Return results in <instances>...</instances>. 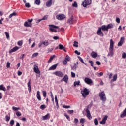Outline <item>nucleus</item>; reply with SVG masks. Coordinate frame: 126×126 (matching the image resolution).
<instances>
[{
    "instance_id": "f257e3e1",
    "label": "nucleus",
    "mask_w": 126,
    "mask_h": 126,
    "mask_svg": "<svg viewBox=\"0 0 126 126\" xmlns=\"http://www.w3.org/2000/svg\"><path fill=\"white\" fill-rule=\"evenodd\" d=\"M109 50V51L108 52V56L113 57V56H114V41H113V39H110Z\"/></svg>"
},
{
    "instance_id": "f03ea898",
    "label": "nucleus",
    "mask_w": 126,
    "mask_h": 126,
    "mask_svg": "<svg viewBox=\"0 0 126 126\" xmlns=\"http://www.w3.org/2000/svg\"><path fill=\"white\" fill-rule=\"evenodd\" d=\"M89 92H90L89 90L86 88H84L83 90L81 91V93L84 99L87 97V95L89 94Z\"/></svg>"
},
{
    "instance_id": "7ed1b4c3",
    "label": "nucleus",
    "mask_w": 126,
    "mask_h": 126,
    "mask_svg": "<svg viewBox=\"0 0 126 126\" xmlns=\"http://www.w3.org/2000/svg\"><path fill=\"white\" fill-rule=\"evenodd\" d=\"M99 96L100 98V100L103 102H106L107 100V97H106V94H105V92L102 91L99 93Z\"/></svg>"
},
{
    "instance_id": "20e7f679",
    "label": "nucleus",
    "mask_w": 126,
    "mask_h": 126,
    "mask_svg": "<svg viewBox=\"0 0 126 126\" xmlns=\"http://www.w3.org/2000/svg\"><path fill=\"white\" fill-rule=\"evenodd\" d=\"M32 22H33V19H29L27 20V21H26L24 23V26H25V27H32Z\"/></svg>"
},
{
    "instance_id": "39448f33",
    "label": "nucleus",
    "mask_w": 126,
    "mask_h": 126,
    "mask_svg": "<svg viewBox=\"0 0 126 126\" xmlns=\"http://www.w3.org/2000/svg\"><path fill=\"white\" fill-rule=\"evenodd\" d=\"M50 28V30L51 31H52V32H57V30H55V29H60V28L59 27V26H57L54 25H49Z\"/></svg>"
},
{
    "instance_id": "423d86ee",
    "label": "nucleus",
    "mask_w": 126,
    "mask_h": 126,
    "mask_svg": "<svg viewBox=\"0 0 126 126\" xmlns=\"http://www.w3.org/2000/svg\"><path fill=\"white\" fill-rule=\"evenodd\" d=\"M53 74H55L56 76H58V77H63V73L60 71H57L56 72H53Z\"/></svg>"
},
{
    "instance_id": "0eeeda50",
    "label": "nucleus",
    "mask_w": 126,
    "mask_h": 126,
    "mask_svg": "<svg viewBox=\"0 0 126 126\" xmlns=\"http://www.w3.org/2000/svg\"><path fill=\"white\" fill-rule=\"evenodd\" d=\"M82 4L84 7H86L87 5L91 4V0H85V1L83 2Z\"/></svg>"
},
{
    "instance_id": "6e6552de",
    "label": "nucleus",
    "mask_w": 126,
    "mask_h": 126,
    "mask_svg": "<svg viewBox=\"0 0 126 126\" xmlns=\"http://www.w3.org/2000/svg\"><path fill=\"white\" fill-rule=\"evenodd\" d=\"M84 81L85 83H86L87 84H88L89 85H90V84H92V83H93V81H92V80L87 77L85 78Z\"/></svg>"
},
{
    "instance_id": "1a4fd4ad",
    "label": "nucleus",
    "mask_w": 126,
    "mask_h": 126,
    "mask_svg": "<svg viewBox=\"0 0 126 126\" xmlns=\"http://www.w3.org/2000/svg\"><path fill=\"white\" fill-rule=\"evenodd\" d=\"M55 2L53 0H48L46 2V5L47 7H51Z\"/></svg>"
},
{
    "instance_id": "9d476101",
    "label": "nucleus",
    "mask_w": 126,
    "mask_h": 126,
    "mask_svg": "<svg viewBox=\"0 0 126 126\" xmlns=\"http://www.w3.org/2000/svg\"><path fill=\"white\" fill-rule=\"evenodd\" d=\"M65 17V15L63 14H59L56 16V18L58 20H63V19H64Z\"/></svg>"
},
{
    "instance_id": "9b49d317",
    "label": "nucleus",
    "mask_w": 126,
    "mask_h": 126,
    "mask_svg": "<svg viewBox=\"0 0 126 126\" xmlns=\"http://www.w3.org/2000/svg\"><path fill=\"white\" fill-rule=\"evenodd\" d=\"M33 70L34 72L37 74H40V73H41V72L40 71V70H39V68L37 65H34Z\"/></svg>"
},
{
    "instance_id": "f8f14e48",
    "label": "nucleus",
    "mask_w": 126,
    "mask_h": 126,
    "mask_svg": "<svg viewBox=\"0 0 126 126\" xmlns=\"http://www.w3.org/2000/svg\"><path fill=\"white\" fill-rule=\"evenodd\" d=\"M86 112L87 113V118H88L89 120H91L92 119V116H91V114H90V111H89V109H86Z\"/></svg>"
},
{
    "instance_id": "ddd939ff",
    "label": "nucleus",
    "mask_w": 126,
    "mask_h": 126,
    "mask_svg": "<svg viewBox=\"0 0 126 126\" xmlns=\"http://www.w3.org/2000/svg\"><path fill=\"white\" fill-rule=\"evenodd\" d=\"M108 120V116L106 115L103 118L102 120L100 121L99 123L101 125H105L106 124V121Z\"/></svg>"
},
{
    "instance_id": "4468645a",
    "label": "nucleus",
    "mask_w": 126,
    "mask_h": 126,
    "mask_svg": "<svg viewBox=\"0 0 126 126\" xmlns=\"http://www.w3.org/2000/svg\"><path fill=\"white\" fill-rule=\"evenodd\" d=\"M63 81H64L66 83H67V81H68V76L67 75H65L64 77L61 79V82H63Z\"/></svg>"
},
{
    "instance_id": "2eb2a0df",
    "label": "nucleus",
    "mask_w": 126,
    "mask_h": 126,
    "mask_svg": "<svg viewBox=\"0 0 126 126\" xmlns=\"http://www.w3.org/2000/svg\"><path fill=\"white\" fill-rule=\"evenodd\" d=\"M97 35H99V36H101V37H103L104 36V34L102 32V29L101 28H99L97 32Z\"/></svg>"
},
{
    "instance_id": "dca6fc26",
    "label": "nucleus",
    "mask_w": 126,
    "mask_h": 126,
    "mask_svg": "<svg viewBox=\"0 0 126 126\" xmlns=\"http://www.w3.org/2000/svg\"><path fill=\"white\" fill-rule=\"evenodd\" d=\"M36 97L38 101H41L42 99L41 98V93L39 91L37 92Z\"/></svg>"
},
{
    "instance_id": "f3484780",
    "label": "nucleus",
    "mask_w": 126,
    "mask_h": 126,
    "mask_svg": "<svg viewBox=\"0 0 126 126\" xmlns=\"http://www.w3.org/2000/svg\"><path fill=\"white\" fill-rule=\"evenodd\" d=\"M57 66H58V64H54L53 65H52V66H51L48 70H55V69H56V68H57Z\"/></svg>"
},
{
    "instance_id": "a211bd4d",
    "label": "nucleus",
    "mask_w": 126,
    "mask_h": 126,
    "mask_svg": "<svg viewBox=\"0 0 126 126\" xmlns=\"http://www.w3.org/2000/svg\"><path fill=\"white\" fill-rule=\"evenodd\" d=\"M19 49V47L16 46L14 47L13 49H12L11 50H10L9 53L10 54L11 53H13V52H16V51H17V50H18Z\"/></svg>"
},
{
    "instance_id": "6ab92c4d",
    "label": "nucleus",
    "mask_w": 126,
    "mask_h": 126,
    "mask_svg": "<svg viewBox=\"0 0 126 126\" xmlns=\"http://www.w3.org/2000/svg\"><path fill=\"white\" fill-rule=\"evenodd\" d=\"M91 56L92 58H94V59H96V58L98 56V54L94 52H92L91 53Z\"/></svg>"
},
{
    "instance_id": "aec40b11",
    "label": "nucleus",
    "mask_w": 126,
    "mask_h": 126,
    "mask_svg": "<svg viewBox=\"0 0 126 126\" xmlns=\"http://www.w3.org/2000/svg\"><path fill=\"white\" fill-rule=\"evenodd\" d=\"M117 78H118V75L115 74L113 77V79L111 80L110 82H114V81H116Z\"/></svg>"
},
{
    "instance_id": "412c9836",
    "label": "nucleus",
    "mask_w": 126,
    "mask_h": 126,
    "mask_svg": "<svg viewBox=\"0 0 126 126\" xmlns=\"http://www.w3.org/2000/svg\"><path fill=\"white\" fill-rule=\"evenodd\" d=\"M31 80H29V82H28V90L29 92H31Z\"/></svg>"
},
{
    "instance_id": "4be33fe9",
    "label": "nucleus",
    "mask_w": 126,
    "mask_h": 126,
    "mask_svg": "<svg viewBox=\"0 0 126 126\" xmlns=\"http://www.w3.org/2000/svg\"><path fill=\"white\" fill-rule=\"evenodd\" d=\"M68 23L73 24V17L72 16L68 20Z\"/></svg>"
},
{
    "instance_id": "5701e85b",
    "label": "nucleus",
    "mask_w": 126,
    "mask_h": 126,
    "mask_svg": "<svg viewBox=\"0 0 126 126\" xmlns=\"http://www.w3.org/2000/svg\"><path fill=\"white\" fill-rule=\"evenodd\" d=\"M42 118L43 120H49L50 119V114L47 113L45 116H43Z\"/></svg>"
},
{
    "instance_id": "b1692460",
    "label": "nucleus",
    "mask_w": 126,
    "mask_h": 126,
    "mask_svg": "<svg viewBox=\"0 0 126 126\" xmlns=\"http://www.w3.org/2000/svg\"><path fill=\"white\" fill-rule=\"evenodd\" d=\"M101 29L103 31H108V28L107 27V26L106 25H103L101 26Z\"/></svg>"
},
{
    "instance_id": "393cba45",
    "label": "nucleus",
    "mask_w": 126,
    "mask_h": 126,
    "mask_svg": "<svg viewBox=\"0 0 126 126\" xmlns=\"http://www.w3.org/2000/svg\"><path fill=\"white\" fill-rule=\"evenodd\" d=\"M34 4H36V5H40V4H41V0H35Z\"/></svg>"
},
{
    "instance_id": "a878e982",
    "label": "nucleus",
    "mask_w": 126,
    "mask_h": 126,
    "mask_svg": "<svg viewBox=\"0 0 126 126\" xmlns=\"http://www.w3.org/2000/svg\"><path fill=\"white\" fill-rule=\"evenodd\" d=\"M0 90H2L3 91H6V89L3 86V85H0Z\"/></svg>"
},
{
    "instance_id": "bb28decb",
    "label": "nucleus",
    "mask_w": 126,
    "mask_h": 126,
    "mask_svg": "<svg viewBox=\"0 0 126 126\" xmlns=\"http://www.w3.org/2000/svg\"><path fill=\"white\" fill-rule=\"evenodd\" d=\"M107 30L111 29L114 27L112 24H109L107 26Z\"/></svg>"
},
{
    "instance_id": "cd10ccee",
    "label": "nucleus",
    "mask_w": 126,
    "mask_h": 126,
    "mask_svg": "<svg viewBox=\"0 0 126 126\" xmlns=\"http://www.w3.org/2000/svg\"><path fill=\"white\" fill-rule=\"evenodd\" d=\"M78 59H79L80 62H81V63H84V64L86 65V63H84V61H83V59H82V58H81V57H80V56H78Z\"/></svg>"
},
{
    "instance_id": "c85d7f7f",
    "label": "nucleus",
    "mask_w": 126,
    "mask_h": 126,
    "mask_svg": "<svg viewBox=\"0 0 126 126\" xmlns=\"http://www.w3.org/2000/svg\"><path fill=\"white\" fill-rule=\"evenodd\" d=\"M16 15V12H14L13 13L10 14L9 16V18L10 19L13 16H15Z\"/></svg>"
},
{
    "instance_id": "c756f323",
    "label": "nucleus",
    "mask_w": 126,
    "mask_h": 126,
    "mask_svg": "<svg viewBox=\"0 0 126 126\" xmlns=\"http://www.w3.org/2000/svg\"><path fill=\"white\" fill-rule=\"evenodd\" d=\"M85 122H86V120H85V119L84 118H81L80 120V123L81 124H84V123H85Z\"/></svg>"
},
{
    "instance_id": "7c9ffc66",
    "label": "nucleus",
    "mask_w": 126,
    "mask_h": 126,
    "mask_svg": "<svg viewBox=\"0 0 126 126\" xmlns=\"http://www.w3.org/2000/svg\"><path fill=\"white\" fill-rule=\"evenodd\" d=\"M80 81H75L74 83V86H76V85H80Z\"/></svg>"
},
{
    "instance_id": "2f4dec72",
    "label": "nucleus",
    "mask_w": 126,
    "mask_h": 126,
    "mask_svg": "<svg viewBox=\"0 0 126 126\" xmlns=\"http://www.w3.org/2000/svg\"><path fill=\"white\" fill-rule=\"evenodd\" d=\"M73 47H75L76 48L78 47V42L77 41L74 42Z\"/></svg>"
},
{
    "instance_id": "473e14b6",
    "label": "nucleus",
    "mask_w": 126,
    "mask_h": 126,
    "mask_svg": "<svg viewBox=\"0 0 126 126\" xmlns=\"http://www.w3.org/2000/svg\"><path fill=\"white\" fill-rule=\"evenodd\" d=\"M94 123L95 126H98V125L99 124V122L98 121V119H97V118H95L94 119Z\"/></svg>"
},
{
    "instance_id": "72a5a7b5",
    "label": "nucleus",
    "mask_w": 126,
    "mask_h": 126,
    "mask_svg": "<svg viewBox=\"0 0 126 126\" xmlns=\"http://www.w3.org/2000/svg\"><path fill=\"white\" fill-rule=\"evenodd\" d=\"M59 48L60 50H63V49H64V46H63V45L62 44H59Z\"/></svg>"
},
{
    "instance_id": "f704fd0d",
    "label": "nucleus",
    "mask_w": 126,
    "mask_h": 126,
    "mask_svg": "<svg viewBox=\"0 0 126 126\" xmlns=\"http://www.w3.org/2000/svg\"><path fill=\"white\" fill-rule=\"evenodd\" d=\"M65 60L67 61V62H69L70 61V57H69L68 55H66L65 58Z\"/></svg>"
},
{
    "instance_id": "c9c22d12",
    "label": "nucleus",
    "mask_w": 126,
    "mask_h": 126,
    "mask_svg": "<svg viewBox=\"0 0 126 126\" xmlns=\"http://www.w3.org/2000/svg\"><path fill=\"white\" fill-rule=\"evenodd\" d=\"M43 45H44V46H48L49 45V42L48 41H45L44 42H42Z\"/></svg>"
},
{
    "instance_id": "e433bc0d",
    "label": "nucleus",
    "mask_w": 126,
    "mask_h": 126,
    "mask_svg": "<svg viewBox=\"0 0 126 126\" xmlns=\"http://www.w3.org/2000/svg\"><path fill=\"white\" fill-rule=\"evenodd\" d=\"M72 6L73 7H78L77 3L76 2V1L74 2V3L72 4Z\"/></svg>"
},
{
    "instance_id": "4c0bfd02",
    "label": "nucleus",
    "mask_w": 126,
    "mask_h": 126,
    "mask_svg": "<svg viewBox=\"0 0 126 126\" xmlns=\"http://www.w3.org/2000/svg\"><path fill=\"white\" fill-rule=\"evenodd\" d=\"M12 109L13 111H17V110H20V108L19 107H15L14 106L12 107Z\"/></svg>"
},
{
    "instance_id": "58836bf2",
    "label": "nucleus",
    "mask_w": 126,
    "mask_h": 126,
    "mask_svg": "<svg viewBox=\"0 0 126 126\" xmlns=\"http://www.w3.org/2000/svg\"><path fill=\"white\" fill-rule=\"evenodd\" d=\"M43 97H44L45 98V97H47V92H46V91H43Z\"/></svg>"
},
{
    "instance_id": "ea45409f",
    "label": "nucleus",
    "mask_w": 126,
    "mask_h": 126,
    "mask_svg": "<svg viewBox=\"0 0 126 126\" xmlns=\"http://www.w3.org/2000/svg\"><path fill=\"white\" fill-rule=\"evenodd\" d=\"M40 109L41 110H44V109H46V105L43 104V105H41L40 107Z\"/></svg>"
},
{
    "instance_id": "a19ab883",
    "label": "nucleus",
    "mask_w": 126,
    "mask_h": 126,
    "mask_svg": "<svg viewBox=\"0 0 126 126\" xmlns=\"http://www.w3.org/2000/svg\"><path fill=\"white\" fill-rule=\"evenodd\" d=\"M5 119H6V122H9V120H10V117H9L8 115H6L5 116Z\"/></svg>"
},
{
    "instance_id": "79ce46f5",
    "label": "nucleus",
    "mask_w": 126,
    "mask_h": 126,
    "mask_svg": "<svg viewBox=\"0 0 126 126\" xmlns=\"http://www.w3.org/2000/svg\"><path fill=\"white\" fill-rule=\"evenodd\" d=\"M5 34L7 39H9V33H8V32H5Z\"/></svg>"
},
{
    "instance_id": "37998d69",
    "label": "nucleus",
    "mask_w": 126,
    "mask_h": 126,
    "mask_svg": "<svg viewBox=\"0 0 126 126\" xmlns=\"http://www.w3.org/2000/svg\"><path fill=\"white\" fill-rule=\"evenodd\" d=\"M25 6L26 7H28V8H29V7H31V5H30V4L29 3H26Z\"/></svg>"
},
{
    "instance_id": "c03bdc74",
    "label": "nucleus",
    "mask_w": 126,
    "mask_h": 126,
    "mask_svg": "<svg viewBox=\"0 0 126 126\" xmlns=\"http://www.w3.org/2000/svg\"><path fill=\"white\" fill-rule=\"evenodd\" d=\"M16 115L17 116V117H20V116H21V113H20L19 111H18L16 113Z\"/></svg>"
},
{
    "instance_id": "a18cd8bd",
    "label": "nucleus",
    "mask_w": 126,
    "mask_h": 126,
    "mask_svg": "<svg viewBox=\"0 0 126 126\" xmlns=\"http://www.w3.org/2000/svg\"><path fill=\"white\" fill-rule=\"evenodd\" d=\"M41 19H42V20H47V19H48V15L44 16Z\"/></svg>"
},
{
    "instance_id": "49530a36",
    "label": "nucleus",
    "mask_w": 126,
    "mask_h": 126,
    "mask_svg": "<svg viewBox=\"0 0 126 126\" xmlns=\"http://www.w3.org/2000/svg\"><path fill=\"white\" fill-rule=\"evenodd\" d=\"M124 41H125V38H124V37H122L120 39V42H121V43H122L123 44Z\"/></svg>"
},
{
    "instance_id": "de8ad7c7",
    "label": "nucleus",
    "mask_w": 126,
    "mask_h": 126,
    "mask_svg": "<svg viewBox=\"0 0 126 126\" xmlns=\"http://www.w3.org/2000/svg\"><path fill=\"white\" fill-rule=\"evenodd\" d=\"M126 53L124 52L122 54V58L123 59H126Z\"/></svg>"
},
{
    "instance_id": "09e8293b",
    "label": "nucleus",
    "mask_w": 126,
    "mask_h": 126,
    "mask_svg": "<svg viewBox=\"0 0 126 126\" xmlns=\"http://www.w3.org/2000/svg\"><path fill=\"white\" fill-rule=\"evenodd\" d=\"M95 74H96V75H98V74H99V76H103V72H100V73H95Z\"/></svg>"
},
{
    "instance_id": "8fccbe9b",
    "label": "nucleus",
    "mask_w": 126,
    "mask_h": 126,
    "mask_svg": "<svg viewBox=\"0 0 126 126\" xmlns=\"http://www.w3.org/2000/svg\"><path fill=\"white\" fill-rule=\"evenodd\" d=\"M63 107L64 108V109H69V108H70V106H67V105H63Z\"/></svg>"
},
{
    "instance_id": "3c124183",
    "label": "nucleus",
    "mask_w": 126,
    "mask_h": 126,
    "mask_svg": "<svg viewBox=\"0 0 126 126\" xmlns=\"http://www.w3.org/2000/svg\"><path fill=\"white\" fill-rule=\"evenodd\" d=\"M10 124L11 125V126H13L14 125V121L13 120H12L10 122Z\"/></svg>"
},
{
    "instance_id": "603ef678",
    "label": "nucleus",
    "mask_w": 126,
    "mask_h": 126,
    "mask_svg": "<svg viewBox=\"0 0 126 126\" xmlns=\"http://www.w3.org/2000/svg\"><path fill=\"white\" fill-rule=\"evenodd\" d=\"M89 63H91V66H92V67H93V66H94V65H93V63H94L93 62V61H91V60H89Z\"/></svg>"
},
{
    "instance_id": "864d4df0",
    "label": "nucleus",
    "mask_w": 126,
    "mask_h": 126,
    "mask_svg": "<svg viewBox=\"0 0 126 126\" xmlns=\"http://www.w3.org/2000/svg\"><path fill=\"white\" fill-rule=\"evenodd\" d=\"M92 105H93V104H92V102L90 104V105H88L87 106V109H88H88H89V107H90V108H91V107H92Z\"/></svg>"
},
{
    "instance_id": "5fc2aeb1",
    "label": "nucleus",
    "mask_w": 126,
    "mask_h": 126,
    "mask_svg": "<svg viewBox=\"0 0 126 126\" xmlns=\"http://www.w3.org/2000/svg\"><path fill=\"white\" fill-rule=\"evenodd\" d=\"M67 113H68V114H73V110H68Z\"/></svg>"
},
{
    "instance_id": "6e6d98bb",
    "label": "nucleus",
    "mask_w": 126,
    "mask_h": 126,
    "mask_svg": "<svg viewBox=\"0 0 126 126\" xmlns=\"http://www.w3.org/2000/svg\"><path fill=\"white\" fill-rule=\"evenodd\" d=\"M123 45V42H121V41H119L118 44V47H121Z\"/></svg>"
},
{
    "instance_id": "4d7b16f0",
    "label": "nucleus",
    "mask_w": 126,
    "mask_h": 126,
    "mask_svg": "<svg viewBox=\"0 0 126 126\" xmlns=\"http://www.w3.org/2000/svg\"><path fill=\"white\" fill-rule=\"evenodd\" d=\"M71 77H75V73L73 72H71Z\"/></svg>"
},
{
    "instance_id": "13d9d810",
    "label": "nucleus",
    "mask_w": 126,
    "mask_h": 126,
    "mask_svg": "<svg viewBox=\"0 0 126 126\" xmlns=\"http://www.w3.org/2000/svg\"><path fill=\"white\" fill-rule=\"evenodd\" d=\"M18 46H22V41H18Z\"/></svg>"
},
{
    "instance_id": "bf43d9fd",
    "label": "nucleus",
    "mask_w": 126,
    "mask_h": 126,
    "mask_svg": "<svg viewBox=\"0 0 126 126\" xmlns=\"http://www.w3.org/2000/svg\"><path fill=\"white\" fill-rule=\"evenodd\" d=\"M38 55H39V53H33L32 55V57H37V56H38Z\"/></svg>"
},
{
    "instance_id": "052dcab7",
    "label": "nucleus",
    "mask_w": 126,
    "mask_h": 126,
    "mask_svg": "<svg viewBox=\"0 0 126 126\" xmlns=\"http://www.w3.org/2000/svg\"><path fill=\"white\" fill-rule=\"evenodd\" d=\"M75 54H77V55H78V56H79V55H80V52H78V51L77 50H75L74 51Z\"/></svg>"
},
{
    "instance_id": "680f3d73",
    "label": "nucleus",
    "mask_w": 126,
    "mask_h": 126,
    "mask_svg": "<svg viewBox=\"0 0 126 126\" xmlns=\"http://www.w3.org/2000/svg\"><path fill=\"white\" fill-rule=\"evenodd\" d=\"M116 22H117V23H120V18H116Z\"/></svg>"
},
{
    "instance_id": "e2e57ef3",
    "label": "nucleus",
    "mask_w": 126,
    "mask_h": 126,
    "mask_svg": "<svg viewBox=\"0 0 126 126\" xmlns=\"http://www.w3.org/2000/svg\"><path fill=\"white\" fill-rule=\"evenodd\" d=\"M6 66L8 68L10 67V63H9V62L7 63Z\"/></svg>"
},
{
    "instance_id": "0e129e2a",
    "label": "nucleus",
    "mask_w": 126,
    "mask_h": 126,
    "mask_svg": "<svg viewBox=\"0 0 126 126\" xmlns=\"http://www.w3.org/2000/svg\"><path fill=\"white\" fill-rule=\"evenodd\" d=\"M25 56V54H22L20 57V59H22V60H23V58H24V56Z\"/></svg>"
},
{
    "instance_id": "69168bd1",
    "label": "nucleus",
    "mask_w": 126,
    "mask_h": 126,
    "mask_svg": "<svg viewBox=\"0 0 126 126\" xmlns=\"http://www.w3.org/2000/svg\"><path fill=\"white\" fill-rule=\"evenodd\" d=\"M53 39H54V40H59V36H54Z\"/></svg>"
},
{
    "instance_id": "338daca9",
    "label": "nucleus",
    "mask_w": 126,
    "mask_h": 126,
    "mask_svg": "<svg viewBox=\"0 0 126 126\" xmlns=\"http://www.w3.org/2000/svg\"><path fill=\"white\" fill-rule=\"evenodd\" d=\"M74 123H75V124H77L78 123V119L75 118L74 119Z\"/></svg>"
},
{
    "instance_id": "774afa93",
    "label": "nucleus",
    "mask_w": 126,
    "mask_h": 126,
    "mask_svg": "<svg viewBox=\"0 0 126 126\" xmlns=\"http://www.w3.org/2000/svg\"><path fill=\"white\" fill-rule=\"evenodd\" d=\"M63 64L65 65V64H67V61L65 60H64L63 62Z\"/></svg>"
}]
</instances>
